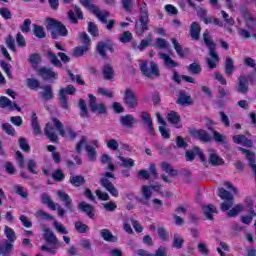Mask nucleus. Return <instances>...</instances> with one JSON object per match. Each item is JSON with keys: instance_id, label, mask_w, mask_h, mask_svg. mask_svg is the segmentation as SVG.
Returning a JSON list of instances; mask_svg holds the SVG:
<instances>
[{"instance_id": "nucleus-2", "label": "nucleus", "mask_w": 256, "mask_h": 256, "mask_svg": "<svg viewBox=\"0 0 256 256\" xmlns=\"http://www.w3.org/2000/svg\"><path fill=\"white\" fill-rule=\"evenodd\" d=\"M63 124L56 118H53L50 122L46 123L44 127V135H46L47 139L52 143H57L59 141V137L57 136V131L61 135V129Z\"/></svg>"}, {"instance_id": "nucleus-44", "label": "nucleus", "mask_w": 256, "mask_h": 256, "mask_svg": "<svg viewBox=\"0 0 256 256\" xmlns=\"http://www.w3.org/2000/svg\"><path fill=\"white\" fill-rule=\"evenodd\" d=\"M118 159L121 162V167H133L135 165V161L131 158H125L119 153Z\"/></svg>"}, {"instance_id": "nucleus-61", "label": "nucleus", "mask_w": 256, "mask_h": 256, "mask_svg": "<svg viewBox=\"0 0 256 256\" xmlns=\"http://www.w3.org/2000/svg\"><path fill=\"white\" fill-rule=\"evenodd\" d=\"M2 129H3V131H5V133L7 135H11L12 137H14L15 128L11 124H9V123L2 124Z\"/></svg>"}, {"instance_id": "nucleus-18", "label": "nucleus", "mask_w": 256, "mask_h": 256, "mask_svg": "<svg viewBox=\"0 0 256 256\" xmlns=\"http://www.w3.org/2000/svg\"><path fill=\"white\" fill-rule=\"evenodd\" d=\"M78 209L82 211L83 213H86L90 219H93L95 217V214L93 212L95 211V208L86 202H81L78 204Z\"/></svg>"}, {"instance_id": "nucleus-51", "label": "nucleus", "mask_w": 256, "mask_h": 256, "mask_svg": "<svg viewBox=\"0 0 256 256\" xmlns=\"http://www.w3.org/2000/svg\"><path fill=\"white\" fill-rule=\"evenodd\" d=\"M133 40V34L129 31H125L123 34L119 36V41L121 43H131Z\"/></svg>"}, {"instance_id": "nucleus-28", "label": "nucleus", "mask_w": 256, "mask_h": 256, "mask_svg": "<svg viewBox=\"0 0 256 256\" xmlns=\"http://www.w3.org/2000/svg\"><path fill=\"white\" fill-rule=\"evenodd\" d=\"M100 235L102 239H104V241H109L110 243H117V237H115L113 233L109 231V229H102L100 231Z\"/></svg>"}, {"instance_id": "nucleus-39", "label": "nucleus", "mask_w": 256, "mask_h": 256, "mask_svg": "<svg viewBox=\"0 0 256 256\" xmlns=\"http://www.w3.org/2000/svg\"><path fill=\"white\" fill-rule=\"evenodd\" d=\"M194 137H197V139H200V141H204V143L211 141V136H209L205 130H197L194 133Z\"/></svg>"}, {"instance_id": "nucleus-21", "label": "nucleus", "mask_w": 256, "mask_h": 256, "mask_svg": "<svg viewBox=\"0 0 256 256\" xmlns=\"http://www.w3.org/2000/svg\"><path fill=\"white\" fill-rule=\"evenodd\" d=\"M153 43V35L149 34L147 39L141 40L138 46L133 45L135 51H145Z\"/></svg>"}, {"instance_id": "nucleus-9", "label": "nucleus", "mask_w": 256, "mask_h": 256, "mask_svg": "<svg viewBox=\"0 0 256 256\" xmlns=\"http://www.w3.org/2000/svg\"><path fill=\"white\" fill-rule=\"evenodd\" d=\"M89 107L92 111V113H97L98 115H103L107 113V108L105 107V104L98 103L97 104V98L93 96V94H89Z\"/></svg>"}, {"instance_id": "nucleus-43", "label": "nucleus", "mask_w": 256, "mask_h": 256, "mask_svg": "<svg viewBox=\"0 0 256 256\" xmlns=\"http://www.w3.org/2000/svg\"><path fill=\"white\" fill-rule=\"evenodd\" d=\"M13 191L14 193H16V195H19L20 197H22V199H27V197L29 196V194L27 193V190H25V188L19 184H15L13 186Z\"/></svg>"}, {"instance_id": "nucleus-50", "label": "nucleus", "mask_w": 256, "mask_h": 256, "mask_svg": "<svg viewBox=\"0 0 256 256\" xmlns=\"http://www.w3.org/2000/svg\"><path fill=\"white\" fill-rule=\"evenodd\" d=\"M103 75L105 79H113V75H115L113 67H111L109 64H106L103 68Z\"/></svg>"}, {"instance_id": "nucleus-35", "label": "nucleus", "mask_w": 256, "mask_h": 256, "mask_svg": "<svg viewBox=\"0 0 256 256\" xmlns=\"http://www.w3.org/2000/svg\"><path fill=\"white\" fill-rule=\"evenodd\" d=\"M233 71H235V66L233 65V59L231 57H226L225 61V73L228 77L233 75Z\"/></svg>"}, {"instance_id": "nucleus-8", "label": "nucleus", "mask_w": 256, "mask_h": 256, "mask_svg": "<svg viewBox=\"0 0 256 256\" xmlns=\"http://www.w3.org/2000/svg\"><path fill=\"white\" fill-rule=\"evenodd\" d=\"M123 101L128 109H136V107L139 105V99L137 98V94L135 93V91L129 88L126 89L124 92Z\"/></svg>"}, {"instance_id": "nucleus-36", "label": "nucleus", "mask_w": 256, "mask_h": 256, "mask_svg": "<svg viewBox=\"0 0 256 256\" xmlns=\"http://www.w3.org/2000/svg\"><path fill=\"white\" fill-rule=\"evenodd\" d=\"M35 217L38 219V221H53L54 217L51 216V214H48L47 212L43 210H38L35 213Z\"/></svg>"}, {"instance_id": "nucleus-16", "label": "nucleus", "mask_w": 256, "mask_h": 256, "mask_svg": "<svg viewBox=\"0 0 256 256\" xmlns=\"http://www.w3.org/2000/svg\"><path fill=\"white\" fill-rule=\"evenodd\" d=\"M232 139L237 145H243V147H253V141L249 140L245 135H234Z\"/></svg>"}, {"instance_id": "nucleus-56", "label": "nucleus", "mask_w": 256, "mask_h": 256, "mask_svg": "<svg viewBox=\"0 0 256 256\" xmlns=\"http://www.w3.org/2000/svg\"><path fill=\"white\" fill-rule=\"evenodd\" d=\"M79 40H80V43H82V45H87L88 48L90 47L91 39H89V35H87V33L80 32L79 33Z\"/></svg>"}, {"instance_id": "nucleus-13", "label": "nucleus", "mask_w": 256, "mask_h": 256, "mask_svg": "<svg viewBox=\"0 0 256 256\" xmlns=\"http://www.w3.org/2000/svg\"><path fill=\"white\" fill-rule=\"evenodd\" d=\"M57 196L59 197L60 201H62L66 207V209L70 212L74 211L73 200L69 194L65 193L63 190H59L57 192Z\"/></svg>"}, {"instance_id": "nucleus-62", "label": "nucleus", "mask_w": 256, "mask_h": 256, "mask_svg": "<svg viewBox=\"0 0 256 256\" xmlns=\"http://www.w3.org/2000/svg\"><path fill=\"white\" fill-rule=\"evenodd\" d=\"M156 47L158 49H168L169 47V42L163 38H158L156 39Z\"/></svg>"}, {"instance_id": "nucleus-38", "label": "nucleus", "mask_w": 256, "mask_h": 256, "mask_svg": "<svg viewBox=\"0 0 256 256\" xmlns=\"http://www.w3.org/2000/svg\"><path fill=\"white\" fill-rule=\"evenodd\" d=\"M60 135L61 137H65L66 139H75V137H77V133H75V131H73V129H71L70 127L63 129V126L60 130Z\"/></svg>"}, {"instance_id": "nucleus-14", "label": "nucleus", "mask_w": 256, "mask_h": 256, "mask_svg": "<svg viewBox=\"0 0 256 256\" xmlns=\"http://www.w3.org/2000/svg\"><path fill=\"white\" fill-rule=\"evenodd\" d=\"M0 107L2 109H9L10 111L13 109H16L17 111H21V108L17 106V103L12 102L11 100H9V98L5 96L0 97Z\"/></svg>"}, {"instance_id": "nucleus-53", "label": "nucleus", "mask_w": 256, "mask_h": 256, "mask_svg": "<svg viewBox=\"0 0 256 256\" xmlns=\"http://www.w3.org/2000/svg\"><path fill=\"white\" fill-rule=\"evenodd\" d=\"M184 242L185 240H183V237H181L179 234H175L172 245L173 247H175V249H181V247H183Z\"/></svg>"}, {"instance_id": "nucleus-17", "label": "nucleus", "mask_w": 256, "mask_h": 256, "mask_svg": "<svg viewBox=\"0 0 256 256\" xmlns=\"http://www.w3.org/2000/svg\"><path fill=\"white\" fill-rule=\"evenodd\" d=\"M208 162L213 167H217L219 165H224V163H225V161H223V158L219 157V155H217V153H215V151H213V150H210Z\"/></svg>"}, {"instance_id": "nucleus-29", "label": "nucleus", "mask_w": 256, "mask_h": 256, "mask_svg": "<svg viewBox=\"0 0 256 256\" xmlns=\"http://www.w3.org/2000/svg\"><path fill=\"white\" fill-rule=\"evenodd\" d=\"M44 239L47 243H57V236L51 231V229L44 227Z\"/></svg>"}, {"instance_id": "nucleus-59", "label": "nucleus", "mask_w": 256, "mask_h": 256, "mask_svg": "<svg viewBox=\"0 0 256 256\" xmlns=\"http://www.w3.org/2000/svg\"><path fill=\"white\" fill-rule=\"evenodd\" d=\"M172 43L174 46V49L176 53L179 55V57H185V54L183 53V47H181V44L177 41V39L172 38Z\"/></svg>"}, {"instance_id": "nucleus-34", "label": "nucleus", "mask_w": 256, "mask_h": 256, "mask_svg": "<svg viewBox=\"0 0 256 256\" xmlns=\"http://www.w3.org/2000/svg\"><path fill=\"white\" fill-rule=\"evenodd\" d=\"M31 125L33 129L34 135L38 136L41 134V126L39 125V121H37V114H32V119H31Z\"/></svg>"}, {"instance_id": "nucleus-1", "label": "nucleus", "mask_w": 256, "mask_h": 256, "mask_svg": "<svg viewBox=\"0 0 256 256\" xmlns=\"http://www.w3.org/2000/svg\"><path fill=\"white\" fill-rule=\"evenodd\" d=\"M203 39L206 47H208V55L209 57L206 58V63L209 69H216L217 63H219V54H217V45L213 42L211 35H209V31H205L203 34Z\"/></svg>"}, {"instance_id": "nucleus-48", "label": "nucleus", "mask_w": 256, "mask_h": 256, "mask_svg": "<svg viewBox=\"0 0 256 256\" xmlns=\"http://www.w3.org/2000/svg\"><path fill=\"white\" fill-rule=\"evenodd\" d=\"M218 197L223 199L224 201H233L234 197L233 194H230L229 191L220 188L218 192Z\"/></svg>"}, {"instance_id": "nucleus-47", "label": "nucleus", "mask_w": 256, "mask_h": 256, "mask_svg": "<svg viewBox=\"0 0 256 256\" xmlns=\"http://www.w3.org/2000/svg\"><path fill=\"white\" fill-rule=\"evenodd\" d=\"M59 102L62 109H69V102L67 101V96L65 95V90L59 91Z\"/></svg>"}, {"instance_id": "nucleus-45", "label": "nucleus", "mask_w": 256, "mask_h": 256, "mask_svg": "<svg viewBox=\"0 0 256 256\" xmlns=\"http://www.w3.org/2000/svg\"><path fill=\"white\" fill-rule=\"evenodd\" d=\"M33 32L38 39H45V37H47V33H45V28H43V26L34 25Z\"/></svg>"}, {"instance_id": "nucleus-3", "label": "nucleus", "mask_w": 256, "mask_h": 256, "mask_svg": "<svg viewBox=\"0 0 256 256\" xmlns=\"http://www.w3.org/2000/svg\"><path fill=\"white\" fill-rule=\"evenodd\" d=\"M46 29L52 31L51 36L53 39H57V37H67L68 31L65 25L53 18H46Z\"/></svg>"}, {"instance_id": "nucleus-46", "label": "nucleus", "mask_w": 256, "mask_h": 256, "mask_svg": "<svg viewBox=\"0 0 256 256\" xmlns=\"http://www.w3.org/2000/svg\"><path fill=\"white\" fill-rule=\"evenodd\" d=\"M89 51V46L83 45V46H78L73 50V55L74 57H83L85 53Z\"/></svg>"}, {"instance_id": "nucleus-24", "label": "nucleus", "mask_w": 256, "mask_h": 256, "mask_svg": "<svg viewBox=\"0 0 256 256\" xmlns=\"http://www.w3.org/2000/svg\"><path fill=\"white\" fill-rule=\"evenodd\" d=\"M147 29H149V27L147 26V22L143 20H136V24H135L136 35L143 37V33H145Z\"/></svg>"}, {"instance_id": "nucleus-19", "label": "nucleus", "mask_w": 256, "mask_h": 256, "mask_svg": "<svg viewBox=\"0 0 256 256\" xmlns=\"http://www.w3.org/2000/svg\"><path fill=\"white\" fill-rule=\"evenodd\" d=\"M97 51L99 55H101V57L105 59V57H107L106 51H110V53H113V47L108 43L99 42L97 44Z\"/></svg>"}, {"instance_id": "nucleus-11", "label": "nucleus", "mask_w": 256, "mask_h": 256, "mask_svg": "<svg viewBox=\"0 0 256 256\" xmlns=\"http://www.w3.org/2000/svg\"><path fill=\"white\" fill-rule=\"evenodd\" d=\"M159 187L160 186H155V185H151V186L143 185L141 187V195L143 197V199L141 200L142 205H149V201L151 200V197L153 195V193L151 192V189H153L154 191H159Z\"/></svg>"}, {"instance_id": "nucleus-55", "label": "nucleus", "mask_w": 256, "mask_h": 256, "mask_svg": "<svg viewBox=\"0 0 256 256\" xmlns=\"http://www.w3.org/2000/svg\"><path fill=\"white\" fill-rule=\"evenodd\" d=\"M238 34L240 35V37H242L243 39H251V37H253L254 39H256V33H251L248 30H245L243 28H240L238 30Z\"/></svg>"}, {"instance_id": "nucleus-41", "label": "nucleus", "mask_w": 256, "mask_h": 256, "mask_svg": "<svg viewBox=\"0 0 256 256\" xmlns=\"http://www.w3.org/2000/svg\"><path fill=\"white\" fill-rule=\"evenodd\" d=\"M70 183L74 187H81V185H85V178L81 175L71 176Z\"/></svg>"}, {"instance_id": "nucleus-4", "label": "nucleus", "mask_w": 256, "mask_h": 256, "mask_svg": "<svg viewBox=\"0 0 256 256\" xmlns=\"http://www.w3.org/2000/svg\"><path fill=\"white\" fill-rule=\"evenodd\" d=\"M140 70L145 77L153 79V77H159V66L155 62H147L145 60L140 61Z\"/></svg>"}, {"instance_id": "nucleus-20", "label": "nucleus", "mask_w": 256, "mask_h": 256, "mask_svg": "<svg viewBox=\"0 0 256 256\" xmlns=\"http://www.w3.org/2000/svg\"><path fill=\"white\" fill-rule=\"evenodd\" d=\"M201 35V25L197 22H193L190 26V37L194 41H199V37Z\"/></svg>"}, {"instance_id": "nucleus-30", "label": "nucleus", "mask_w": 256, "mask_h": 256, "mask_svg": "<svg viewBox=\"0 0 256 256\" xmlns=\"http://www.w3.org/2000/svg\"><path fill=\"white\" fill-rule=\"evenodd\" d=\"M167 120L172 125H175V127H177V129H179L181 127V125H179L180 117H179V114H177V112L171 111L170 113H168Z\"/></svg>"}, {"instance_id": "nucleus-27", "label": "nucleus", "mask_w": 256, "mask_h": 256, "mask_svg": "<svg viewBox=\"0 0 256 256\" xmlns=\"http://www.w3.org/2000/svg\"><path fill=\"white\" fill-rule=\"evenodd\" d=\"M203 213L206 218H208L210 221H213V214L217 213V208L213 206V204H208L203 206Z\"/></svg>"}, {"instance_id": "nucleus-23", "label": "nucleus", "mask_w": 256, "mask_h": 256, "mask_svg": "<svg viewBox=\"0 0 256 256\" xmlns=\"http://www.w3.org/2000/svg\"><path fill=\"white\" fill-rule=\"evenodd\" d=\"M75 14L77 15L78 19H83V11H81V8H79V6H75L74 11L70 10L68 12V17L71 23H77V18L75 17Z\"/></svg>"}, {"instance_id": "nucleus-64", "label": "nucleus", "mask_w": 256, "mask_h": 256, "mask_svg": "<svg viewBox=\"0 0 256 256\" xmlns=\"http://www.w3.org/2000/svg\"><path fill=\"white\" fill-rule=\"evenodd\" d=\"M95 194L98 197V199H100V201H109V199H111L107 192H103L101 190H96Z\"/></svg>"}, {"instance_id": "nucleus-54", "label": "nucleus", "mask_w": 256, "mask_h": 256, "mask_svg": "<svg viewBox=\"0 0 256 256\" xmlns=\"http://www.w3.org/2000/svg\"><path fill=\"white\" fill-rule=\"evenodd\" d=\"M188 71H190L192 75H199V73L202 71L201 65L194 62L188 66Z\"/></svg>"}, {"instance_id": "nucleus-25", "label": "nucleus", "mask_w": 256, "mask_h": 256, "mask_svg": "<svg viewBox=\"0 0 256 256\" xmlns=\"http://www.w3.org/2000/svg\"><path fill=\"white\" fill-rule=\"evenodd\" d=\"M120 123H121V125H123V127L131 128V127H133L134 123H137V120H135V117H133V115L127 114L120 118Z\"/></svg>"}, {"instance_id": "nucleus-22", "label": "nucleus", "mask_w": 256, "mask_h": 256, "mask_svg": "<svg viewBox=\"0 0 256 256\" xmlns=\"http://www.w3.org/2000/svg\"><path fill=\"white\" fill-rule=\"evenodd\" d=\"M158 55H159V58L162 59V61L164 62V65L168 69H173V67H177L179 65L177 62L172 60L169 55H167L165 53L160 52Z\"/></svg>"}, {"instance_id": "nucleus-31", "label": "nucleus", "mask_w": 256, "mask_h": 256, "mask_svg": "<svg viewBox=\"0 0 256 256\" xmlns=\"http://www.w3.org/2000/svg\"><path fill=\"white\" fill-rule=\"evenodd\" d=\"M42 89L43 91L40 92L42 99L45 101L53 99V89L51 88V85L44 86Z\"/></svg>"}, {"instance_id": "nucleus-26", "label": "nucleus", "mask_w": 256, "mask_h": 256, "mask_svg": "<svg viewBox=\"0 0 256 256\" xmlns=\"http://www.w3.org/2000/svg\"><path fill=\"white\" fill-rule=\"evenodd\" d=\"M41 201L43 205H47V207H49V209H51L52 211H56L57 207H59V204L53 202V200H51V197H49V195L47 194L42 195Z\"/></svg>"}, {"instance_id": "nucleus-58", "label": "nucleus", "mask_w": 256, "mask_h": 256, "mask_svg": "<svg viewBox=\"0 0 256 256\" xmlns=\"http://www.w3.org/2000/svg\"><path fill=\"white\" fill-rule=\"evenodd\" d=\"M79 107H80V116L85 118V117H89V112L87 111V104L85 103V101L83 99H81L79 101Z\"/></svg>"}, {"instance_id": "nucleus-15", "label": "nucleus", "mask_w": 256, "mask_h": 256, "mask_svg": "<svg viewBox=\"0 0 256 256\" xmlns=\"http://www.w3.org/2000/svg\"><path fill=\"white\" fill-rule=\"evenodd\" d=\"M195 155H198L199 159L202 162L207 161V158L205 157L203 152L201 150H199L198 147H194L193 151H187L186 152V160L187 161H193V159H195Z\"/></svg>"}, {"instance_id": "nucleus-60", "label": "nucleus", "mask_w": 256, "mask_h": 256, "mask_svg": "<svg viewBox=\"0 0 256 256\" xmlns=\"http://www.w3.org/2000/svg\"><path fill=\"white\" fill-rule=\"evenodd\" d=\"M106 145L111 151H117L119 149V142L116 139L106 140Z\"/></svg>"}, {"instance_id": "nucleus-12", "label": "nucleus", "mask_w": 256, "mask_h": 256, "mask_svg": "<svg viewBox=\"0 0 256 256\" xmlns=\"http://www.w3.org/2000/svg\"><path fill=\"white\" fill-rule=\"evenodd\" d=\"M235 89L238 93L247 95V93H249V76L240 75Z\"/></svg>"}, {"instance_id": "nucleus-63", "label": "nucleus", "mask_w": 256, "mask_h": 256, "mask_svg": "<svg viewBox=\"0 0 256 256\" xmlns=\"http://www.w3.org/2000/svg\"><path fill=\"white\" fill-rule=\"evenodd\" d=\"M158 237H160L162 241H167V239H169V232H167V230L164 227H159Z\"/></svg>"}, {"instance_id": "nucleus-42", "label": "nucleus", "mask_w": 256, "mask_h": 256, "mask_svg": "<svg viewBox=\"0 0 256 256\" xmlns=\"http://www.w3.org/2000/svg\"><path fill=\"white\" fill-rule=\"evenodd\" d=\"M47 57H48L50 63H52V65H54L55 67H62L61 61L59 60L57 55H55V53H53V51L48 50Z\"/></svg>"}, {"instance_id": "nucleus-32", "label": "nucleus", "mask_w": 256, "mask_h": 256, "mask_svg": "<svg viewBox=\"0 0 256 256\" xmlns=\"http://www.w3.org/2000/svg\"><path fill=\"white\" fill-rule=\"evenodd\" d=\"M162 171L165 173H168V175H171V177H177L179 175V172L175 169H173V166L167 162H163L161 164Z\"/></svg>"}, {"instance_id": "nucleus-52", "label": "nucleus", "mask_w": 256, "mask_h": 256, "mask_svg": "<svg viewBox=\"0 0 256 256\" xmlns=\"http://www.w3.org/2000/svg\"><path fill=\"white\" fill-rule=\"evenodd\" d=\"M241 211H243V205L237 204L227 213V217H236Z\"/></svg>"}, {"instance_id": "nucleus-6", "label": "nucleus", "mask_w": 256, "mask_h": 256, "mask_svg": "<svg viewBox=\"0 0 256 256\" xmlns=\"http://www.w3.org/2000/svg\"><path fill=\"white\" fill-rule=\"evenodd\" d=\"M84 147H86L89 161H95V159L97 158V151H95V148L93 146L87 145V136H83L76 144V152L81 153Z\"/></svg>"}, {"instance_id": "nucleus-5", "label": "nucleus", "mask_w": 256, "mask_h": 256, "mask_svg": "<svg viewBox=\"0 0 256 256\" xmlns=\"http://www.w3.org/2000/svg\"><path fill=\"white\" fill-rule=\"evenodd\" d=\"M109 178L115 179V174L106 172L100 180V184L106 191H108V193H110V195H112V197H119V190H117L115 185L109 181Z\"/></svg>"}, {"instance_id": "nucleus-57", "label": "nucleus", "mask_w": 256, "mask_h": 256, "mask_svg": "<svg viewBox=\"0 0 256 256\" xmlns=\"http://www.w3.org/2000/svg\"><path fill=\"white\" fill-rule=\"evenodd\" d=\"M75 229L78 231V233H87L89 231V226L86 224H83L81 221H77L75 223Z\"/></svg>"}, {"instance_id": "nucleus-40", "label": "nucleus", "mask_w": 256, "mask_h": 256, "mask_svg": "<svg viewBox=\"0 0 256 256\" xmlns=\"http://www.w3.org/2000/svg\"><path fill=\"white\" fill-rule=\"evenodd\" d=\"M138 21H144L146 23L149 22V10L147 9L146 3L140 7V19H138Z\"/></svg>"}, {"instance_id": "nucleus-37", "label": "nucleus", "mask_w": 256, "mask_h": 256, "mask_svg": "<svg viewBox=\"0 0 256 256\" xmlns=\"http://www.w3.org/2000/svg\"><path fill=\"white\" fill-rule=\"evenodd\" d=\"M176 103H178V105H183V106L191 105L192 103L191 96L187 95L185 92H180V96L176 101Z\"/></svg>"}, {"instance_id": "nucleus-10", "label": "nucleus", "mask_w": 256, "mask_h": 256, "mask_svg": "<svg viewBox=\"0 0 256 256\" xmlns=\"http://www.w3.org/2000/svg\"><path fill=\"white\" fill-rule=\"evenodd\" d=\"M37 75L44 81L57 80L59 74L53 70V68L41 67L37 70Z\"/></svg>"}, {"instance_id": "nucleus-33", "label": "nucleus", "mask_w": 256, "mask_h": 256, "mask_svg": "<svg viewBox=\"0 0 256 256\" xmlns=\"http://www.w3.org/2000/svg\"><path fill=\"white\" fill-rule=\"evenodd\" d=\"M4 235L7 237L8 242L10 243H15V241H17V235H15V230H13L9 226H5Z\"/></svg>"}, {"instance_id": "nucleus-7", "label": "nucleus", "mask_w": 256, "mask_h": 256, "mask_svg": "<svg viewBox=\"0 0 256 256\" xmlns=\"http://www.w3.org/2000/svg\"><path fill=\"white\" fill-rule=\"evenodd\" d=\"M81 5L89 9L96 17H98L102 23H107V17H109V13L101 12L99 8L93 4H91V0H80Z\"/></svg>"}, {"instance_id": "nucleus-49", "label": "nucleus", "mask_w": 256, "mask_h": 256, "mask_svg": "<svg viewBox=\"0 0 256 256\" xmlns=\"http://www.w3.org/2000/svg\"><path fill=\"white\" fill-rule=\"evenodd\" d=\"M249 215L248 216H242V223L245 225L251 224V221H253V217H256L255 210H253V207H250L248 210Z\"/></svg>"}]
</instances>
